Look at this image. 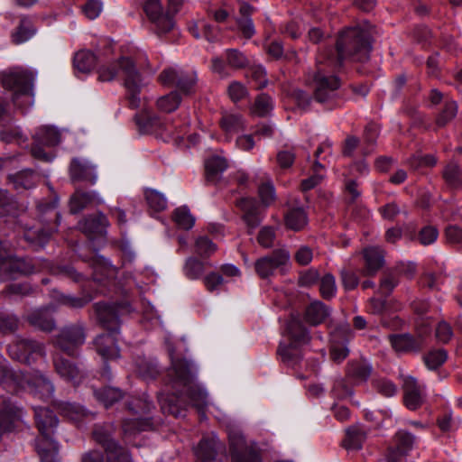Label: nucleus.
<instances>
[{"label": "nucleus", "mask_w": 462, "mask_h": 462, "mask_svg": "<svg viewBox=\"0 0 462 462\" xmlns=\"http://www.w3.org/2000/svg\"><path fill=\"white\" fill-rule=\"evenodd\" d=\"M171 367L167 371V384L172 393L159 402L163 413L178 418L183 416L188 404L199 410L203 409L207 402V393L196 383L197 369L192 362L185 359H175L173 352L170 351Z\"/></svg>", "instance_id": "f257e3e1"}, {"label": "nucleus", "mask_w": 462, "mask_h": 462, "mask_svg": "<svg viewBox=\"0 0 462 462\" xmlns=\"http://www.w3.org/2000/svg\"><path fill=\"white\" fill-rule=\"evenodd\" d=\"M374 27L365 22L344 30L338 36L336 47H326L319 54V66L327 64L333 70L342 67L344 60L365 62L372 50Z\"/></svg>", "instance_id": "f03ea898"}, {"label": "nucleus", "mask_w": 462, "mask_h": 462, "mask_svg": "<svg viewBox=\"0 0 462 462\" xmlns=\"http://www.w3.org/2000/svg\"><path fill=\"white\" fill-rule=\"evenodd\" d=\"M97 72L98 80L103 82L112 81L121 73L129 107L135 109L140 106V93L144 82L131 58L121 57L108 65L100 67Z\"/></svg>", "instance_id": "7ed1b4c3"}, {"label": "nucleus", "mask_w": 462, "mask_h": 462, "mask_svg": "<svg viewBox=\"0 0 462 462\" xmlns=\"http://www.w3.org/2000/svg\"><path fill=\"white\" fill-rule=\"evenodd\" d=\"M19 389L29 390L44 401L50 400L54 393L52 383L40 372L16 373L5 365H0V396H4L2 391L14 394Z\"/></svg>", "instance_id": "20e7f679"}, {"label": "nucleus", "mask_w": 462, "mask_h": 462, "mask_svg": "<svg viewBox=\"0 0 462 462\" xmlns=\"http://www.w3.org/2000/svg\"><path fill=\"white\" fill-rule=\"evenodd\" d=\"M34 419L40 432L36 439V449L42 462H60L58 457V444L53 439L59 420L48 408L35 407Z\"/></svg>", "instance_id": "39448f33"}, {"label": "nucleus", "mask_w": 462, "mask_h": 462, "mask_svg": "<svg viewBox=\"0 0 462 462\" xmlns=\"http://www.w3.org/2000/svg\"><path fill=\"white\" fill-rule=\"evenodd\" d=\"M33 75L21 69L5 72L2 76V85L14 92L13 102L21 109H26L33 104Z\"/></svg>", "instance_id": "423d86ee"}, {"label": "nucleus", "mask_w": 462, "mask_h": 462, "mask_svg": "<svg viewBox=\"0 0 462 462\" xmlns=\"http://www.w3.org/2000/svg\"><path fill=\"white\" fill-rule=\"evenodd\" d=\"M87 338L86 326L76 322L63 326L54 337V346L71 357H78Z\"/></svg>", "instance_id": "0eeeda50"}, {"label": "nucleus", "mask_w": 462, "mask_h": 462, "mask_svg": "<svg viewBox=\"0 0 462 462\" xmlns=\"http://www.w3.org/2000/svg\"><path fill=\"white\" fill-rule=\"evenodd\" d=\"M315 88L313 91L314 101L331 110L337 105L338 88L340 81L334 75H327L324 69L319 67L314 76Z\"/></svg>", "instance_id": "6e6552de"}, {"label": "nucleus", "mask_w": 462, "mask_h": 462, "mask_svg": "<svg viewBox=\"0 0 462 462\" xmlns=\"http://www.w3.org/2000/svg\"><path fill=\"white\" fill-rule=\"evenodd\" d=\"M9 356L20 363L32 365L46 356L43 343L31 338H17L7 347Z\"/></svg>", "instance_id": "1a4fd4ad"}, {"label": "nucleus", "mask_w": 462, "mask_h": 462, "mask_svg": "<svg viewBox=\"0 0 462 462\" xmlns=\"http://www.w3.org/2000/svg\"><path fill=\"white\" fill-rule=\"evenodd\" d=\"M94 316L97 321L111 333H116L120 327V318L129 313L130 306L127 303L109 304L97 302L93 306Z\"/></svg>", "instance_id": "9d476101"}, {"label": "nucleus", "mask_w": 462, "mask_h": 462, "mask_svg": "<svg viewBox=\"0 0 462 462\" xmlns=\"http://www.w3.org/2000/svg\"><path fill=\"white\" fill-rule=\"evenodd\" d=\"M197 73L193 70L184 71L172 68L165 69L159 76V81L165 86L175 85L179 91L190 96L197 89Z\"/></svg>", "instance_id": "9b49d317"}, {"label": "nucleus", "mask_w": 462, "mask_h": 462, "mask_svg": "<svg viewBox=\"0 0 462 462\" xmlns=\"http://www.w3.org/2000/svg\"><path fill=\"white\" fill-rule=\"evenodd\" d=\"M32 155L43 162H51L53 156L43 150V146L52 147L60 143V133L53 126H42L33 134Z\"/></svg>", "instance_id": "f8f14e48"}, {"label": "nucleus", "mask_w": 462, "mask_h": 462, "mask_svg": "<svg viewBox=\"0 0 462 462\" xmlns=\"http://www.w3.org/2000/svg\"><path fill=\"white\" fill-rule=\"evenodd\" d=\"M290 260V253L285 249H276L259 258L254 263V270L262 279L273 275L276 269L284 266Z\"/></svg>", "instance_id": "ddd939ff"}, {"label": "nucleus", "mask_w": 462, "mask_h": 462, "mask_svg": "<svg viewBox=\"0 0 462 462\" xmlns=\"http://www.w3.org/2000/svg\"><path fill=\"white\" fill-rule=\"evenodd\" d=\"M143 11L153 24V30L156 34L167 33L173 28V18L169 14L163 12L162 5L158 0H147L144 4Z\"/></svg>", "instance_id": "4468645a"}, {"label": "nucleus", "mask_w": 462, "mask_h": 462, "mask_svg": "<svg viewBox=\"0 0 462 462\" xmlns=\"http://www.w3.org/2000/svg\"><path fill=\"white\" fill-rule=\"evenodd\" d=\"M224 449V445L216 436H205L194 448V454L198 462H223L220 453Z\"/></svg>", "instance_id": "2eb2a0df"}, {"label": "nucleus", "mask_w": 462, "mask_h": 462, "mask_svg": "<svg viewBox=\"0 0 462 462\" xmlns=\"http://www.w3.org/2000/svg\"><path fill=\"white\" fill-rule=\"evenodd\" d=\"M236 205L242 210V219L248 228V233L252 234L263 220V210L258 201L253 198H242Z\"/></svg>", "instance_id": "dca6fc26"}, {"label": "nucleus", "mask_w": 462, "mask_h": 462, "mask_svg": "<svg viewBox=\"0 0 462 462\" xmlns=\"http://www.w3.org/2000/svg\"><path fill=\"white\" fill-rule=\"evenodd\" d=\"M72 182L84 181L91 185L97 182L96 167L88 161L81 158H73L69 168Z\"/></svg>", "instance_id": "f3484780"}, {"label": "nucleus", "mask_w": 462, "mask_h": 462, "mask_svg": "<svg viewBox=\"0 0 462 462\" xmlns=\"http://www.w3.org/2000/svg\"><path fill=\"white\" fill-rule=\"evenodd\" d=\"M395 447L389 448L387 462H402L403 458L411 450L415 437L408 431L399 430L396 432Z\"/></svg>", "instance_id": "a211bd4d"}, {"label": "nucleus", "mask_w": 462, "mask_h": 462, "mask_svg": "<svg viewBox=\"0 0 462 462\" xmlns=\"http://www.w3.org/2000/svg\"><path fill=\"white\" fill-rule=\"evenodd\" d=\"M53 365L56 373L65 381L73 384L79 383L84 377L83 371L73 362L61 355L53 356Z\"/></svg>", "instance_id": "6ab92c4d"}, {"label": "nucleus", "mask_w": 462, "mask_h": 462, "mask_svg": "<svg viewBox=\"0 0 462 462\" xmlns=\"http://www.w3.org/2000/svg\"><path fill=\"white\" fill-rule=\"evenodd\" d=\"M286 333L291 344L302 346L310 341L309 329L304 326L299 316L291 315L286 324Z\"/></svg>", "instance_id": "aec40b11"}, {"label": "nucleus", "mask_w": 462, "mask_h": 462, "mask_svg": "<svg viewBox=\"0 0 462 462\" xmlns=\"http://www.w3.org/2000/svg\"><path fill=\"white\" fill-rule=\"evenodd\" d=\"M402 388L406 407L412 411L418 409L422 403V390L416 379L412 376H403Z\"/></svg>", "instance_id": "412c9836"}, {"label": "nucleus", "mask_w": 462, "mask_h": 462, "mask_svg": "<svg viewBox=\"0 0 462 462\" xmlns=\"http://www.w3.org/2000/svg\"><path fill=\"white\" fill-rule=\"evenodd\" d=\"M331 310L320 300H314L306 306L303 319L310 326H319L324 323L330 316Z\"/></svg>", "instance_id": "4be33fe9"}, {"label": "nucleus", "mask_w": 462, "mask_h": 462, "mask_svg": "<svg viewBox=\"0 0 462 462\" xmlns=\"http://www.w3.org/2000/svg\"><path fill=\"white\" fill-rule=\"evenodd\" d=\"M134 120L140 130L143 133L158 129L168 132L169 134L172 133L173 126L171 125L162 123L159 116L150 111L145 110L140 114H136Z\"/></svg>", "instance_id": "5701e85b"}, {"label": "nucleus", "mask_w": 462, "mask_h": 462, "mask_svg": "<svg viewBox=\"0 0 462 462\" xmlns=\"http://www.w3.org/2000/svg\"><path fill=\"white\" fill-rule=\"evenodd\" d=\"M8 184L17 192L33 188L39 180L38 174L31 169H25L7 177Z\"/></svg>", "instance_id": "b1692460"}, {"label": "nucleus", "mask_w": 462, "mask_h": 462, "mask_svg": "<svg viewBox=\"0 0 462 462\" xmlns=\"http://www.w3.org/2000/svg\"><path fill=\"white\" fill-rule=\"evenodd\" d=\"M108 226L109 221L102 213L88 216L79 223L80 230L88 236H104Z\"/></svg>", "instance_id": "393cba45"}, {"label": "nucleus", "mask_w": 462, "mask_h": 462, "mask_svg": "<svg viewBox=\"0 0 462 462\" xmlns=\"http://www.w3.org/2000/svg\"><path fill=\"white\" fill-rule=\"evenodd\" d=\"M23 227V238L29 243L34 249L38 250L43 248L44 245L49 242L51 236L53 232L52 228L41 226V227H30L26 224H22Z\"/></svg>", "instance_id": "a878e982"}, {"label": "nucleus", "mask_w": 462, "mask_h": 462, "mask_svg": "<svg viewBox=\"0 0 462 462\" xmlns=\"http://www.w3.org/2000/svg\"><path fill=\"white\" fill-rule=\"evenodd\" d=\"M392 346L398 352H411L420 349L423 344L422 335L415 337L411 334L390 335Z\"/></svg>", "instance_id": "bb28decb"}, {"label": "nucleus", "mask_w": 462, "mask_h": 462, "mask_svg": "<svg viewBox=\"0 0 462 462\" xmlns=\"http://www.w3.org/2000/svg\"><path fill=\"white\" fill-rule=\"evenodd\" d=\"M365 268L363 274L374 275L384 263L383 251L378 247H368L364 250Z\"/></svg>", "instance_id": "cd10ccee"}, {"label": "nucleus", "mask_w": 462, "mask_h": 462, "mask_svg": "<svg viewBox=\"0 0 462 462\" xmlns=\"http://www.w3.org/2000/svg\"><path fill=\"white\" fill-rule=\"evenodd\" d=\"M101 203L97 194L94 191L77 190L70 198L69 211L78 214L88 207Z\"/></svg>", "instance_id": "c85d7f7f"}, {"label": "nucleus", "mask_w": 462, "mask_h": 462, "mask_svg": "<svg viewBox=\"0 0 462 462\" xmlns=\"http://www.w3.org/2000/svg\"><path fill=\"white\" fill-rule=\"evenodd\" d=\"M227 167V162L224 157L216 155L208 158L205 162L206 181L217 184Z\"/></svg>", "instance_id": "c756f323"}, {"label": "nucleus", "mask_w": 462, "mask_h": 462, "mask_svg": "<svg viewBox=\"0 0 462 462\" xmlns=\"http://www.w3.org/2000/svg\"><path fill=\"white\" fill-rule=\"evenodd\" d=\"M93 343L97 352L104 358L110 359L119 356V348L116 344L115 337L111 334L98 335Z\"/></svg>", "instance_id": "7c9ffc66"}, {"label": "nucleus", "mask_w": 462, "mask_h": 462, "mask_svg": "<svg viewBox=\"0 0 462 462\" xmlns=\"http://www.w3.org/2000/svg\"><path fill=\"white\" fill-rule=\"evenodd\" d=\"M28 322L45 332H51L55 328V320L51 317L48 309H39L33 310L27 317Z\"/></svg>", "instance_id": "2f4dec72"}, {"label": "nucleus", "mask_w": 462, "mask_h": 462, "mask_svg": "<svg viewBox=\"0 0 462 462\" xmlns=\"http://www.w3.org/2000/svg\"><path fill=\"white\" fill-rule=\"evenodd\" d=\"M90 264L93 268V279L97 282L113 279L117 273V269L101 256L94 257Z\"/></svg>", "instance_id": "473e14b6"}, {"label": "nucleus", "mask_w": 462, "mask_h": 462, "mask_svg": "<svg viewBox=\"0 0 462 462\" xmlns=\"http://www.w3.org/2000/svg\"><path fill=\"white\" fill-rule=\"evenodd\" d=\"M58 200L53 199L48 201H38L36 203V208L40 221L45 226L50 224L51 221H55L57 224L60 223V213L56 211Z\"/></svg>", "instance_id": "72a5a7b5"}, {"label": "nucleus", "mask_w": 462, "mask_h": 462, "mask_svg": "<svg viewBox=\"0 0 462 462\" xmlns=\"http://www.w3.org/2000/svg\"><path fill=\"white\" fill-rule=\"evenodd\" d=\"M366 435V430L363 426L353 425L346 429L343 445L346 449H360Z\"/></svg>", "instance_id": "f704fd0d"}, {"label": "nucleus", "mask_w": 462, "mask_h": 462, "mask_svg": "<svg viewBox=\"0 0 462 462\" xmlns=\"http://www.w3.org/2000/svg\"><path fill=\"white\" fill-rule=\"evenodd\" d=\"M36 32V28L31 18L23 16L19 24L12 33L13 42L21 44L31 39Z\"/></svg>", "instance_id": "c9c22d12"}, {"label": "nucleus", "mask_w": 462, "mask_h": 462, "mask_svg": "<svg viewBox=\"0 0 462 462\" xmlns=\"http://www.w3.org/2000/svg\"><path fill=\"white\" fill-rule=\"evenodd\" d=\"M373 371L366 360L352 361L348 364L347 375L357 383L365 382Z\"/></svg>", "instance_id": "e433bc0d"}, {"label": "nucleus", "mask_w": 462, "mask_h": 462, "mask_svg": "<svg viewBox=\"0 0 462 462\" xmlns=\"http://www.w3.org/2000/svg\"><path fill=\"white\" fill-rule=\"evenodd\" d=\"M97 63V57L89 51H78L73 59V66L77 72L89 73Z\"/></svg>", "instance_id": "4c0bfd02"}, {"label": "nucleus", "mask_w": 462, "mask_h": 462, "mask_svg": "<svg viewBox=\"0 0 462 462\" xmlns=\"http://www.w3.org/2000/svg\"><path fill=\"white\" fill-rule=\"evenodd\" d=\"M308 223L307 213L301 207L291 208L285 215L286 226L294 231L301 230Z\"/></svg>", "instance_id": "58836bf2"}, {"label": "nucleus", "mask_w": 462, "mask_h": 462, "mask_svg": "<svg viewBox=\"0 0 462 462\" xmlns=\"http://www.w3.org/2000/svg\"><path fill=\"white\" fill-rule=\"evenodd\" d=\"M96 399L103 403L106 408L112 406L123 398L124 393L116 387L106 386L93 391Z\"/></svg>", "instance_id": "ea45409f"}, {"label": "nucleus", "mask_w": 462, "mask_h": 462, "mask_svg": "<svg viewBox=\"0 0 462 462\" xmlns=\"http://www.w3.org/2000/svg\"><path fill=\"white\" fill-rule=\"evenodd\" d=\"M442 176L450 188H462V169L457 162H448L443 170Z\"/></svg>", "instance_id": "a19ab883"}, {"label": "nucleus", "mask_w": 462, "mask_h": 462, "mask_svg": "<svg viewBox=\"0 0 462 462\" xmlns=\"http://www.w3.org/2000/svg\"><path fill=\"white\" fill-rule=\"evenodd\" d=\"M15 277L14 256L7 254L0 241V280L5 281Z\"/></svg>", "instance_id": "79ce46f5"}, {"label": "nucleus", "mask_w": 462, "mask_h": 462, "mask_svg": "<svg viewBox=\"0 0 462 462\" xmlns=\"http://www.w3.org/2000/svg\"><path fill=\"white\" fill-rule=\"evenodd\" d=\"M18 212V205L14 196L8 190L0 189V218L15 217Z\"/></svg>", "instance_id": "37998d69"}, {"label": "nucleus", "mask_w": 462, "mask_h": 462, "mask_svg": "<svg viewBox=\"0 0 462 462\" xmlns=\"http://www.w3.org/2000/svg\"><path fill=\"white\" fill-rule=\"evenodd\" d=\"M53 404L62 416L71 420H78L85 416L84 409L76 403L54 402Z\"/></svg>", "instance_id": "c03bdc74"}, {"label": "nucleus", "mask_w": 462, "mask_h": 462, "mask_svg": "<svg viewBox=\"0 0 462 462\" xmlns=\"http://www.w3.org/2000/svg\"><path fill=\"white\" fill-rule=\"evenodd\" d=\"M14 259V270L16 276L19 274H31L41 271L42 264L32 258H18Z\"/></svg>", "instance_id": "a18cd8bd"}, {"label": "nucleus", "mask_w": 462, "mask_h": 462, "mask_svg": "<svg viewBox=\"0 0 462 462\" xmlns=\"http://www.w3.org/2000/svg\"><path fill=\"white\" fill-rule=\"evenodd\" d=\"M180 101L181 97L179 94V91L174 90L158 98L156 105L160 111L171 113L178 108Z\"/></svg>", "instance_id": "49530a36"}, {"label": "nucleus", "mask_w": 462, "mask_h": 462, "mask_svg": "<svg viewBox=\"0 0 462 462\" xmlns=\"http://www.w3.org/2000/svg\"><path fill=\"white\" fill-rule=\"evenodd\" d=\"M222 129L227 134H234L243 131L244 120L240 115L226 114L220 120Z\"/></svg>", "instance_id": "de8ad7c7"}, {"label": "nucleus", "mask_w": 462, "mask_h": 462, "mask_svg": "<svg viewBox=\"0 0 462 462\" xmlns=\"http://www.w3.org/2000/svg\"><path fill=\"white\" fill-rule=\"evenodd\" d=\"M152 423L149 419L125 420L123 422V432L125 437L132 436L151 428Z\"/></svg>", "instance_id": "09e8293b"}, {"label": "nucleus", "mask_w": 462, "mask_h": 462, "mask_svg": "<svg viewBox=\"0 0 462 462\" xmlns=\"http://www.w3.org/2000/svg\"><path fill=\"white\" fill-rule=\"evenodd\" d=\"M457 103L450 99L445 100L444 107L441 109L436 118V125L439 127H444L457 116Z\"/></svg>", "instance_id": "8fccbe9b"}, {"label": "nucleus", "mask_w": 462, "mask_h": 462, "mask_svg": "<svg viewBox=\"0 0 462 462\" xmlns=\"http://www.w3.org/2000/svg\"><path fill=\"white\" fill-rule=\"evenodd\" d=\"M273 108V105L272 97L265 93H262L255 98L251 111L254 115L263 117L268 116Z\"/></svg>", "instance_id": "3c124183"}, {"label": "nucleus", "mask_w": 462, "mask_h": 462, "mask_svg": "<svg viewBox=\"0 0 462 462\" xmlns=\"http://www.w3.org/2000/svg\"><path fill=\"white\" fill-rule=\"evenodd\" d=\"M173 220L179 227L185 230L192 228L195 223L194 217L186 206L180 207L174 210Z\"/></svg>", "instance_id": "603ef678"}, {"label": "nucleus", "mask_w": 462, "mask_h": 462, "mask_svg": "<svg viewBox=\"0 0 462 462\" xmlns=\"http://www.w3.org/2000/svg\"><path fill=\"white\" fill-rule=\"evenodd\" d=\"M19 319L16 315L5 311H0V333L3 335L13 334L19 328Z\"/></svg>", "instance_id": "864d4df0"}, {"label": "nucleus", "mask_w": 462, "mask_h": 462, "mask_svg": "<svg viewBox=\"0 0 462 462\" xmlns=\"http://www.w3.org/2000/svg\"><path fill=\"white\" fill-rule=\"evenodd\" d=\"M106 450V462H132L129 452L119 444H110Z\"/></svg>", "instance_id": "5fc2aeb1"}, {"label": "nucleus", "mask_w": 462, "mask_h": 462, "mask_svg": "<svg viewBox=\"0 0 462 462\" xmlns=\"http://www.w3.org/2000/svg\"><path fill=\"white\" fill-rule=\"evenodd\" d=\"M319 292L323 299L331 300L337 292L336 279L331 273H326L319 281Z\"/></svg>", "instance_id": "6e6d98bb"}, {"label": "nucleus", "mask_w": 462, "mask_h": 462, "mask_svg": "<svg viewBox=\"0 0 462 462\" xmlns=\"http://www.w3.org/2000/svg\"><path fill=\"white\" fill-rule=\"evenodd\" d=\"M93 438L104 448L105 451L108 449L110 444H118L112 439L111 431L106 426L96 425L93 430Z\"/></svg>", "instance_id": "4d7b16f0"}, {"label": "nucleus", "mask_w": 462, "mask_h": 462, "mask_svg": "<svg viewBox=\"0 0 462 462\" xmlns=\"http://www.w3.org/2000/svg\"><path fill=\"white\" fill-rule=\"evenodd\" d=\"M145 199L150 208L156 212L162 211L167 207L165 197L155 189H147Z\"/></svg>", "instance_id": "13d9d810"}, {"label": "nucleus", "mask_w": 462, "mask_h": 462, "mask_svg": "<svg viewBox=\"0 0 462 462\" xmlns=\"http://www.w3.org/2000/svg\"><path fill=\"white\" fill-rule=\"evenodd\" d=\"M298 346L291 343L287 345L281 343L277 349V354L283 363L294 365L299 361V355L296 351Z\"/></svg>", "instance_id": "bf43d9fd"}, {"label": "nucleus", "mask_w": 462, "mask_h": 462, "mask_svg": "<svg viewBox=\"0 0 462 462\" xmlns=\"http://www.w3.org/2000/svg\"><path fill=\"white\" fill-rule=\"evenodd\" d=\"M226 60L227 64L234 69H243L248 65L247 58L237 49L226 50Z\"/></svg>", "instance_id": "052dcab7"}, {"label": "nucleus", "mask_w": 462, "mask_h": 462, "mask_svg": "<svg viewBox=\"0 0 462 462\" xmlns=\"http://www.w3.org/2000/svg\"><path fill=\"white\" fill-rule=\"evenodd\" d=\"M137 370L145 380L154 379L159 374L158 364L153 360H141L137 365Z\"/></svg>", "instance_id": "680f3d73"}, {"label": "nucleus", "mask_w": 462, "mask_h": 462, "mask_svg": "<svg viewBox=\"0 0 462 462\" xmlns=\"http://www.w3.org/2000/svg\"><path fill=\"white\" fill-rule=\"evenodd\" d=\"M93 297L90 294H85L81 297H75L72 295L60 294L58 300L69 308L79 309L87 305L92 300Z\"/></svg>", "instance_id": "e2e57ef3"}, {"label": "nucleus", "mask_w": 462, "mask_h": 462, "mask_svg": "<svg viewBox=\"0 0 462 462\" xmlns=\"http://www.w3.org/2000/svg\"><path fill=\"white\" fill-rule=\"evenodd\" d=\"M217 250V245L207 236H199L195 243V251L201 257H209Z\"/></svg>", "instance_id": "0e129e2a"}, {"label": "nucleus", "mask_w": 462, "mask_h": 462, "mask_svg": "<svg viewBox=\"0 0 462 462\" xmlns=\"http://www.w3.org/2000/svg\"><path fill=\"white\" fill-rule=\"evenodd\" d=\"M204 271L203 263L194 257L187 259L184 265L185 275L191 280L199 278Z\"/></svg>", "instance_id": "69168bd1"}, {"label": "nucleus", "mask_w": 462, "mask_h": 462, "mask_svg": "<svg viewBox=\"0 0 462 462\" xmlns=\"http://www.w3.org/2000/svg\"><path fill=\"white\" fill-rule=\"evenodd\" d=\"M127 409L133 413H149L153 408L152 403L146 398H133L126 402Z\"/></svg>", "instance_id": "338daca9"}, {"label": "nucleus", "mask_w": 462, "mask_h": 462, "mask_svg": "<svg viewBox=\"0 0 462 462\" xmlns=\"http://www.w3.org/2000/svg\"><path fill=\"white\" fill-rule=\"evenodd\" d=\"M374 389L385 397H392L397 393V386L386 378H378L373 380Z\"/></svg>", "instance_id": "774afa93"}]
</instances>
